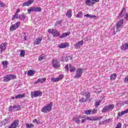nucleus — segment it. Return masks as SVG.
I'll return each instance as SVG.
<instances>
[{
	"label": "nucleus",
	"instance_id": "nucleus-1",
	"mask_svg": "<svg viewBox=\"0 0 128 128\" xmlns=\"http://www.w3.org/2000/svg\"><path fill=\"white\" fill-rule=\"evenodd\" d=\"M52 110V102H50V104H46L44 108L41 110V112L44 114H46L47 112H50Z\"/></svg>",
	"mask_w": 128,
	"mask_h": 128
},
{
	"label": "nucleus",
	"instance_id": "nucleus-2",
	"mask_svg": "<svg viewBox=\"0 0 128 128\" xmlns=\"http://www.w3.org/2000/svg\"><path fill=\"white\" fill-rule=\"evenodd\" d=\"M22 108L20 106H10L8 108L9 112H18V110H20Z\"/></svg>",
	"mask_w": 128,
	"mask_h": 128
},
{
	"label": "nucleus",
	"instance_id": "nucleus-3",
	"mask_svg": "<svg viewBox=\"0 0 128 128\" xmlns=\"http://www.w3.org/2000/svg\"><path fill=\"white\" fill-rule=\"evenodd\" d=\"M48 32H49V34H52L53 35V36H54L55 38L60 36V34L58 32V30L50 28L48 30Z\"/></svg>",
	"mask_w": 128,
	"mask_h": 128
},
{
	"label": "nucleus",
	"instance_id": "nucleus-4",
	"mask_svg": "<svg viewBox=\"0 0 128 128\" xmlns=\"http://www.w3.org/2000/svg\"><path fill=\"white\" fill-rule=\"evenodd\" d=\"M52 66L54 68H58L60 67V64L58 61V59L55 58L52 60Z\"/></svg>",
	"mask_w": 128,
	"mask_h": 128
},
{
	"label": "nucleus",
	"instance_id": "nucleus-5",
	"mask_svg": "<svg viewBox=\"0 0 128 128\" xmlns=\"http://www.w3.org/2000/svg\"><path fill=\"white\" fill-rule=\"evenodd\" d=\"M100 0H86V4L88 6H92L96 2H98Z\"/></svg>",
	"mask_w": 128,
	"mask_h": 128
},
{
	"label": "nucleus",
	"instance_id": "nucleus-6",
	"mask_svg": "<svg viewBox=\"0 0 128 128\" xmlns=\"http://www.w3.org/2000/svg\"><path fill=\"white\" fill-rule=\"evenodd\" d=\"M20 26V22H16L14 26H10V32H14L17 28H18V26Z\"/></svg>",
	"mask_w": 128,
	"mask_h": 128
},
{
	"label": "nucleus",
	"instance_id": "nucleus-7",
	"mask_svg": "<svg viewBox=\"0 0 128 128\" xmlns=\"http://www.w3.org/2000/svg\"><path fill=\"white\" fill-rule=\"evenodd\" d=\"M16 78V76L14 75H7L4 78V82H10V80H14Z\"/></svg>",
	"mask_w": 128,
	"mask_h": 128
},
{
	"label": "nucleus",
	"instance_id": "nucleus-8",
	"mask_svg": "<svg viewBox=\"0 0 128 128\" xmlns=\"http://www.w3.org/2000/svg\"><path fill=\"white\" fill-rule=\"evenodd\" d=\"M18 124H20V121L18 120H14L8 128H18Z\"/></svg>",
	"mask_w": 128,
	"mask_h": 128
},
{
	"label": "nucleus",
	"instance_id": "nucleus-9",
	"mask_svg": "<svg viewBox=\"0 0 128 128\" xmlns=\"http://www.w3.org/2000/svg\"><path fill=\"white\" fill-rule=\"evenodd\" d=\"M82 68H78L76 72V74L75 75L74 78H80V76H82Z\"/></svg>",
	"mask_w": 128,
	"mask_h": 128
},
{
	"label": "nucleus",
	"instance_id": "nucleus-10",
	"mask_svg": "<svg viewBox=\"0 0 128 128\" xmlns=\"http://www.w3.org/2000/svg\"><path fill=\"white\" fill-rule=\"evenodd\" d=\"M80 118H84V116H74L72 120L75 122L76 124H80Z\"/></svg>",
	"mask_w": 128,
	"mask_h": 128
},
{
	"label": "nucleus",
	"instance_id": "nucleus-11",
	"mask_svg": "<svg viewBox=\"0 0 128 128\" xmlns=\"http://www.w3.org/2000/svg\"><path fill=\"white\" fill-rule=\"evenodd\" d=\"M42 91L36 90L33 93H32V96H34V98H38V96H42Z\"/></svg>",
	"mask_w": 128,
	"mask_h": 128
},
{
	"label": "nucleus",
	"instance_id": "nucleus-12",
	"mask_svg": "<svg viewBox=\"0 0 128 128\" xmlns=\"http://www.w3.org/2000/svg\"><path fill=\"white\" fill-rule=\"evenodd\" d=\"M7 44L6 43H2L0 45V54H2V52H4L6 50Z\"/></svg>",
	"mask_w": 128,
	"mask_h": 128
},
{
	"label": "nucleus",
	"instance_id": "nucleus-13",
	"mask_svg": "<svg viewBox=\"0 0 128 128\" xmlns=\"http://www.w3.org/2000/svg\"><path fill=\"white\" fill-rule=\"evenodd\" d=\"M124 24V19H121L116 24V32H120V28L122 26V24Z\"/></svg>",
	"mask_w": 128,
	"mask_h": 128
},
{
	"label": "nucleus",
	"instance_id": "nucleus-14",
	"mask_svg": "<svg viewBox=\"0 0 128 128\" xmlns=\"http://www.w3.org/2000/svg\"><path fill=\"white\" fill-rule=\"evenodd\" d=\"M84 44V40H81L78 42L74 44V48L78 50V48H80V47Z\"/></svg>",
	"mask_w": 128,
	"mask_h": 128
},
{
	"label": "nucleus",
	"instance_id": "nucleus-15",
	"mask_svg": "<svg viewBox=\"0 0 128 128\" xmlns=\"http://www.w3.org/2000/svg\"><path fill=\"white\" fill-rule=\"evenodd\" d=\"M69 44L68 42L62 43L60 45H58V46L59 48H66L67 46H68Z\"/></svg>",
	"mask_w": 128,
	"mask_h": 128
},
{
	"label": "nucleus",
	"instance_id": "nucleus-16",
	"mask_svg": "<svg viewBox=\"0 0 128 128\" xmlns=\"http://www.w3.org/2000/svg\"><path fill=\"white\" fill-rule=\"evenodd\" d=\"M34 1V0H29L28 1L24 2L23 6H30V4H32Z\"/></svg>",
	"mask_w": 128,
	"mask_h": 128
},
{
	"label": "nucleus",
	"instance_id": "nucleus-17",
	"mask_svg": "<svg viewBox=\"0 0 128 128\" xmlns=\"http://www.w3.org/2000/svg\"><path fill=\"white\" fill-rule=\"evenodd\" d=\"M70 34V32H68L66 33H63L61 36H59L60 38H64L66 36H68Z\"/></svg>",
	"mask_w": 128,
	"mask_h": 128
},
{
	"label": "nucleus",
	"instance_id": "nucleus-18",
	"mask_svg": "<svg viewBox=\"0 0 128 128\" xmlns=\"http://www.w3.org/2000/svg\"><path fill=\"white\" fill-rule=\"evenodd\" d=\"M26 14H24V13H23L18 16V18H19V20H26Z\"/></svg>",
	"mask_w": 128,
	"mask_h": 128
},
{
	"label": "nucleus",
	"instance_id": "nucleus-19",
	"mask_svg": "<svg viewBox=\"0 0 128 128\" xmlns=\"http://www.w3.org/2000/svg\"><path fill=\"white\" fill-rule=\"evenodd\" d=\"M120 48L122 50H128V43H125L124 44L122 45L120 47Z\"/></svg>",
	"mask_w": 128,
	"mask_h": 128
},
{
	"label": "nucleus",
	"instance_id": "nucleus-20",
	"mask_svg": "<svg viewBox=\"0 0 128 128\" xmlns=\"http://www.w3.org/2000/svg\"><path fill=\"white\" fill-rule=\"evenodd\" d=\"M128 114V108L124 111L119 112L118 113V116H124V114Z\"/></svg>",
	"mask_w": 128,
	"mask_h": 128
},
{
	"label": "nucleus",
	"instance_id": "nucleus-21",
	"mask_svg": "<svg viewBox=\"0 0 128 128\" xmlns=\"http://www.w3.org/2000/svg\"><path fill=\"white\" fill-rule=\"evenodd\" d=\"M42 38H36L34 42V44H40V42H42Z\"/></svg>",
	"mask_w": 128,
	"mask_h": 128
},
{
	"label": "nucleus",
	"instance_id": "nucleus-22",
	"mask_svg": "<svg viewBox=\"0 0 128 128\" xmlns=\"http://www.w3.org/2000/svg\"><path fill=\"white\" fill-rule=\"evenodd\" d=\"M81 96H85L86 97V98H88L90 96V94L89 92H81Z\"/></svg>",
	"mask_w": 128,
	"mask_h": 128
},
{
	"label": "nucleus",
	"instance_id": "nucleus-23",
	"mask_svg": "<svg viewBox=\"0 0 128 128\" xmlns=\"http://www.w3.org/2000/svg\"><path fill=\"white\" fill-rule=\"evenodd\" d=\"M84 16H86V18H94V20L96 19V16L90 14H86Z\"/></svg>",
	"mask_w": 128,
	"mask_h": 128
},
{
	"label": "nucleus",
	"instance_id": "nucleus-24",
	"mask_svg": "<svg viewBox=\"0 0 128 128\" xmlns=\"http://www.w3.org/2000/svg\"><path fill=\"white\" fill-rule=\"evenodd\" d=\"M106 108H107V112H108V110H110L114 109V104H109L106 106Z\"/></svg>",
	"mask_w": 128,
	"mask_h": 128
},
{
	"label": "nucleus",
	"instance_id": "nucleus-25",
	"mask_svg": "<svg viewBox=\"0 0 128 128\" xmlns=\"http://www.w3.org/2000/svg\"><path fill=\"white\" fill-rule=\"evenodd\" d=\"M34 12H42V8L40 7L33 6Z\"/></svg>",
	"mask_w": 128,
	"mask_h": 128
},
{
	"label": "nucleus",
	"instance_id": "nucleus-26",
	"mask_svg": "<svg viewBox=\"0 0 128 128\" xmlns=\"http://www.w3.org/2000/svg\"><path fill=\"white\" fill-rule=\"evenodd\" d=\"M46 78L38 79V82H39L40 84H44V82H46Z\"/></svg>",
	"mask_w": 128,
	"mask_h": 128
},
{
	"label": "nucleus",
	"instance_id": "nucleus-27",
	"mask_svg": "<svg viewBox=\"0 0 128 128\" xmlns=\"http://www.w3.org/2000/svg\"><path fill=\"white\" fill-rule=\"evenodd\" d=\"M72 10H68L67 12H66V16H68V18H72Z\"/></svg>",
	"mask_w": 128,
	"mask_h": 128
},
{
	"label": "nucleus",
	"instance_id": "nucleus-28",
	"mask_svg": "<svg viewBox=\"0 0 128 128\" xmlns=\"http://www.w3.org/2000/svg\"><path fill=\"white\" fill-rule=\"evenodd\" d=\"M126 11V8H122L121 12L120 13V15H119V18H122V16H124V12Z\"/></svg>",
	"mask_w": 128,
	"mask_h": 128
},
{
	"label": "nucleus",
	"instance_id": "nucleus-29",
	"mask_svg": "<svg viewBox=\"0 0 128 128\" xmlns=\"http://www.w3.org/2000/svg\"><path fill=\"white\" fill-rule=\"evenodd\" d=\"M24 96L22 94H19L15 96L16 100H18L20 98H24Z\"/></svg>",
	"mask_w": 128,
	"mask_h": 128
},
{
	"label": "nucleus",
	"instance_id": "nucleus-30",
	"mask_svg": "<svg viewBox=\"0 0 128 128\" xmlns=\"http://www.w3.org/2000/svg\"><path fill=\"white\" fill-rule=\"evenodd\" d=\"M46 60V55L44 54H42L39 56L38 60Z\"/></svg>",
	"mask_w": 128,
	"mask_h": 128
},
{
	"label": "nucleus",
	"instance_id": "nucleus-31",
	"mask_svg": "<svg viewBox=\"0 0 128 128\" xmlns=\"http://www.w3.org/2000/svg\"><path fill=\"white\" fill-rule=\"evenodd\" d=\"M27 74L28 76H32L34 74V72L30 70L28 72Z\"/></svg>",
	"mask_w": 128,
	"mask_h": 128
},
{
	"label": "nucleus",
	"instance_id": "nucleus-32",
	"mask_svg": "<svg viewBox=\"0 0 128 128\" xmlns=\"http://www.w3.org/2000/svg\"><path fill=\"white\" fill-rule=\"evenodd\" d=\"M116 74H113L110 76V80H116Z\"/></svg>",
	"mask_w": 128,
	"mask_h": 128
},
{
	"label": "nucleus",
	"instance_id": "nucleus-33",
	"mask_svg": "<svg viewBox=\"0 0 128 128\" xmlns=\"http://www.w3.org/2000/svg\"><path fill=\"white\" fill-rule=\"evenodd\" d=\"M26 128H32L34 126V125L32 124H26Z\"/></svg>",
	"mask_w": 128,
	"mask_h": 128
},
{
	"label": "nucleus",
	"instance_id": "nucleus-34",
	"mask_svg": "<svg viewBox=\"0 0 128 128\" xmlns=\"http://www.w3.org/2000/svg\"><path fill=\"white\" fill-rule=\"evenodd\" d=\"M51 81L53 82H58V78H54V77H52L51 78Z\"/></svg>",
	"mask_w": 128,
	"mask_h": 128
},
{
	"label": "nucleus",
	"instance_id": "nucleus-35",
	"mask_svg": "<svg viewBox=\"0 0 128 128\" xmlns=\"http://www.w3.org/2000/svg\"><path fill=\"white\" fill-rule=\"evenodd\" d=\"M82 12H80L76 16V18H82Z\"/></svg>",
	"mask_w": 128,
	"mask_h": 128
},
{
	"label": "nucleus",
	"instance_id": "nucleus-36",
	"mask_svg": "<svg viewBox=\"0 0 128 128\" xmlns=\"http://www.w3.org/2000/svg\"><path fill=\"white\" fill-rule=\"evenodd\" d=\"M62 22H64V20H60V21H56L55 24V26H56L58 24H60Z\"/></svg>",
	"mask_w": 128,
	"mask_h": 128
},
{
	"label": "nucleus",
	"instance_id": "nucleus-37",
	"mask_svg": "<svg viewBox=\"0 0 128 128\" xmlns=\"http://www.w3.org/2000/svg\"><path fill=\"white\" fill-rule=\"evenodd\" d=\"M2 64L4 68H6L8 66V62L7 61H3L2 62Z\"/></svg>",
	"mask_w": 128,
	"mask_h": 128
},
{
	"label": "nucleus",
	"instance_id": "nucleus-38",
	"mask_svg": "<svg viewBox=\"0 0 128 128\" xmlns=\"http://www.w3.org/2000/svg\"><path fill=\"white\" fill-rule=\"evenodd\" d=\"M70 72H76V68L72 67V65H70Z\"/></svg>",
	"mask_w": 128,
	"mask_h": 128
},
{
	"label": "nucleus",
	"instance_id": "nucleus-39",
	"mask_svg": "<svg viewBox=\"0 0 128 128\" xmlns=\"http://www.w3.org/2000/svg\"><path fill=\"white\" fill-rule=\"evenodd\" d=\"M85 120H94V117L90 118L88 116H87L85 118Z\"/></svg>",
	"mask_w": 128,
	"mask_h": 128
},
{
	"label": "nucleus",
	"instance_id": "nucleus-40",
	"mask_svg": "<svg viewBox=\"0 0 128 128\" xmlns=\"http://www.w3.org/2000/svg\"><path fill=\"white\" fill-rule=\"evenodd\" d=\"M28 14H30L32 12H34V7H30V8L28 9Z\"/></svg>",
	"mask_w": 128,
	"mask_h": 128
},
{
	"label": "nucleus",
	"instance_id": "nucleus-41",
	"mask_svg": "<svg viewBox=\"0 0 128 128\" xmlns=\"http://www.w3.org/2000/svg\"><path fill=\"white\" fill-rule=\"evenodd\" d=\"M100 101H97L96 102L95 104V108H98V106H100Z\"/></svg>",
	"mask_w": 128,
	"mask_h": 128
},
{
	"label": "nucleus",
	"instance_id": "nucleus-42",
	"mask_svg": "<svg viewBox=\"0 0 128 128\" xmlns=\"http://www.w3.org/2000/svg\"><path fill=\"white\" fill-rule=\"evenodd\" d=\"M88 100V98H82L80 100V102H86Z\"/></svg>",
	"mask_w": 128,
	"mask_h": 128
},
{
	"label": "nucleus",
	"instance_id": "nucleus-43",
	"mask_svg": "<svg viewBox=\"0 0 128 128\" xmlns=\"http://www.w3.org/2000/svg\"><path fill=\"white\" fill-rule=\"evenodd\" d=\"M84 114H92V110H85Z\"/></svg>",
	"mask_w": 128,
	"mask_h": 128
},
{
	"label": "nucleus",
	"instance_id": "nucleus-44",
	"mask_svg": "<svg viewBox=\"0 0 128 128\" xmlns=\"http://www.w3.org/2000/svg\"><path fill=\"white\" fill-rule=\"evenodd\" d=\"M108 112V110L106 108V106H104L102 110V112H103V114H104L105 112Z\"/></svg>",
	"mask_w": 128,
	"mask_h": 128
},
{
	"label": "nucleus",
	"instance_id": "nucleus-45",
	"mask_svg": "<svg viewBox=\"0 0 128 128\" xmlns=\"http://www.w3.org/2000/svg\"><path fill=\"white\" fill-rule=\"evenodd\" d=\"M24 54H26V52L24 50H22L20 52V56H24Z\"/></svg>",
	"mask_w": 128,
	"mask_h": 128
},
{
	"label": "nucleus",
	"instance_id": "nucleus-46",
	"mask_svg": "<svg viewBox=\"0 0 128 128\" xmlns=\"http://www.w3.org/2000/svg\"><path fill=\"white\" fill-rule=\"evenodd\" d=\"M6 4L4 3H3L2 1L0 0V8H4Z\"/></svg>",
	"mask_w": 128,
	"mask_h": 128
},
{
	"label": "nucleus",
	"instance_id": "nucleus-47",
	"mask_svg": "<svg viewBox=\"0 0 128 128\" xmlns=\"http://www.w3.org/2000/svg\"><path fill=\"white\" fill-rule=\"evenodd\" d=\"M62 62H68V60L66 59V57H62Z\"/></svg>",
	"mask_w": 128,
	"mask_h": 128
},
{
	"label": "nucleus",
	"instance_id": "nucleus-48",
	"mask_svg": "<svg viewBox=\"0 0 128 128\" xmlns=\"http://www.w3.org/2000/svg\"><path fill=\"white\" fill-rule=\"evenodd\" d=\"M58 78V80H62V78H64V76L62 74H60L58 78Z\"/></svg>",
	"mask_w": 128,
	"mask_h": 128
},
{
	"label": "nucleus",
	"instance_id": "nucleus-49",
	"mask_svg": "<svg viewBox=\"0 0 128 128\" xmlns=\"http://www.w3.org/2000/svg\"><path fill=\"white\" fill-rule=\"evenodd\" d=\"M101 118H102V116L94 118V120H100Z\"/></svg>",
	"mask_w": 128,
	"mask_h": 128
},
{
	"label": "nucleus",
	"instance_id": "nucleus-50",
	"mask_svg": "<svg viewBox=\"0 0 128 128\" xmlns=\"http://www.w3.org/2000/svg\"><path fill=\"white\" fill-rule=\"evenodd\" d=\"M18 14H16V13L13 16L12 20H13L14 18H18Z\"/></svg>",
	"mask_w": 128,
	"mask_h": 128
},
{
	"label": "nucleus",
	"instance_id": "nucleus-51",
	"mask_svg": "<svg viewBox=\"0 0 128 128\" xmlns=\"http://www.w3.org/2000/svg\"><path fill=\"white\" fill-rule=\"evenodd\" d=\"M96 112H98V110H96V109H94L92 112V114H96Z\"/></svg>",
	"mask_w": 128,
	"mask_h": 128
},
{
	"label": "nucleus",
	"instance_id": "nucleus-52",
	"mask_svg": "<svg viewBox=\"0 0 128 128\" xmlns=\"http://www.w3.org/2000/svg\"><path fill=\"white\" fill-rule=\"evenodd\" d=\"M124 82H128V76L125 77L124 79Z\"/></svg>",
	"mask_w": 128,
	"mask_h": 128
},
{
	"label": "nucleus",
	"instance_id": "nucleus-53",
	"mask_svg": "<svg viewBox=\"0 0 128 128\" xmlns=\"http://www.w3.org/2000/svg\"><path fill=\"white\" fill-rule=\"evenodd\" d=\"M103 122H106V123L110 122V119H106V120L104 121Z\"/></svg>",
	"mask_w": 128,
	"mask_h": 128
},
{
	"label": "nucleus",
	"instance_id": "nucleus-54",
	"mask_svg": "<svg viewBox=\"0 0 128 128\" xmlns=\"http://www.w3.org/2000/svg\"><path fill=\"white\" fill-rule=\"evenodd\" d=\"M33 122H36V124H40V122H38V120L36 119H34V120H33Z\"/></svg>",
	"mask_w": 128,
	"mask_h": 128
},
{
	"label": "nucleus",
	"instance_id": "nucleus-55",
	"mask_svg": "<svg viewBox=\"0 0 128 128\" xmlns=\"http://www.w3.org/2000/svg\"><path fill=\"white\" fill-rule=\"evenodd\" d=\"M66 58L68 60H72V56H67Z\"/></svg>",
	"mask_w": 128,
	"mask_h": 128
},
{
	"label": "nucleus",
	"instance_id": "nucleus-56",
	"mask_svg": "<svg viewBox=\"0 0 128 128\" xmlns=\"http://www.w3.org/2000/svg\"><path fill=\"white\" fill-rule=\"evenodd\" d=\"M86 118H84V119H82L81 120L82 124H84V122H86Z\"/></svg>",
	"mask_w": 128,
	"mask_h": 128
},
{
	"label": "nucleus",
	"instance_id": "nucleus-57",
	"mask_svg": "<svg viewBox=\"0 0 128 128\" xmlns=\"http://www.w3.org/2000/svg\"><path fill=\"white\" fill-rule=\"evenodd\" d=\"M65 69L66 70H68V64H66L65 66Z\"/></svg>",
	"mask_w": 128,
	"mask_h": 128
},
{
	"label": "nucleus",
	"instance_id": "nucleus-58",
	"mask_svg": "<svg viewBox=\"0 0 128 128\" xmlns=\"http://www.w3.org/2000/svg\"><path fill=\"white\" fill-rule=\"evenodd\" d=\"M24 40H26V33H24Z\"/></svg>",
	"mask_w": 128,
	"mask_h": 128
},
{
	"label": "nucleus",
	"instance_id": "nucleus-59",
	"mask_svg": "<svg viewBox=\"0 0 128 128\" xmlns=\"http://www.w3.org/2000/svg\"><path fill=\"white\" fill-rule=\"evenodd\" d=\"M20 12V9H17L16 14H18V12Z\"/></svg>",
	"mask_w": 128,
	"mask_h": 128
},
{
	"label": "nucleus",
	"instance_id": "nucleus-60",
	"mask_svg": "<svg viewBox=\"0 0 128 128\" xmlns=\"http://www.w3.org/2000/svg\"><path fill=\"white\" fill-rule=\"evenodd\" d=\"M96 92H98V93L102 92V90H96Z\"/></svg>",
	"mask_w": 128,
	"mask_h": 128
},
{
	"label": "nucleus",
	"instance_id": "nucleus-61",
	"mask_svg": "<svg viewBox=\"0 0 128 128\" xmlns=\"http://www.w3.org/2000/svg\"><path fill=\"white\" fill-rule=\"evenodd\" d=\"M125 18L128 20V14H126Z\"/></svg>",
	"mask_w": 128,
	"mask_h": 128
},
{
	"label": "nucleus",
	"instance_id": "nucleus-62",
	"mask_svg": "<svg viewBox=\"0 0 128 128\" xmlns=\"http://www.w3.org/2000/svg\"><path fill=\"white\" fill-rule=\"evenodd\" d=\"M38 82H39V81H38V79L37 81H36V82H34V84H38Z\"/></svg>",
	"mask_w": 128,
	"mask_h": 128
},
{
	"label": "nucleus",
	"instance_id": "nucleus-63",
	"mask_svg": "<svg viewBox=\"0 0 128 128\" xmlns=\"http://www.w3.org/2000/svg\"><path fill=\"white\" fill-rule=\"evenodd\" d=\"M14 98H16V97H12L11 98L12 100H14Z\"/></svg>",
	"mask_w": 128,
	"mask_h": 128
},
{
	"label": "nucleus",
	"instance_id": "nucleus-64",
	"mask_svg": "<svg viewBox=\"0 0 128 128\" xmlns=\"http://www.w3.org/2000/svg\"><path fill=\"white\" fill-rule=\"evenodd\" d=\"M126 104H128V101H127V102H126Z\"/></svg>",
	"mask_w": 128,
	"mask_h": 128
}]
</instances>
